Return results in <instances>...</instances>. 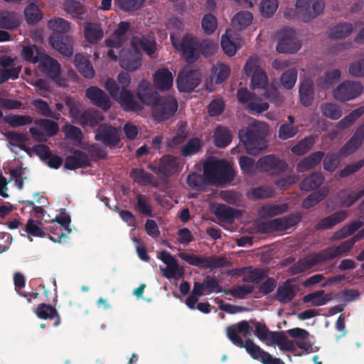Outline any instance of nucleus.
I'll list each match as a JSON object with an SVG mask.
<instances>
[{"label":"nucleus","instance_id":"52","mask_svg":"<svg viewBox=\"0 0 364 364\" xmlns=\"http://www.w3.org/2000/svg\"><path fill=\"white\" fill-rule=\"evenodd\" d=\"M25 232L28 235L31 241L33 240L30 236L38 237H45L46 236V232L43 230L42 222L31 218L28 219L26 223Z\"/></svg>","mask_w":364,"mask_h":364},{"label":"nucleus","instance_id":"3","mask_svg":"<svg viewBox=\"0 0 364 364\" xmlns=\"http://www.w3.org/2000/svg\"><path fill=\"white\" fill-rule=\"evenodd\" d=\"M203 173L209 182L218 184L230 183L235 177L229 163L217 159H212L205 163Z\"/></svg>","mask_w":364,"mask_h":364},{"label":"nucleus","instance_id":"4","mask_svg":"<svg viewBox=\"0 0 364 364\" xmlns=\"http://www.w3.org/2000/svg\"><path fill=\"white\" fill-rule=\"evenodd\" d=\"M105 87L124 111L139 112L143 109V105L134 99L132 92L127 89L120 90V87L114 80L108 78L105 82Z\"/></svg>","mask_w":364,"mask_h":364},{"label":"nucleus","instance_id":"20","mask_svg":"<svg viewBox=\"0 0 364 364\" xmlns=\"http://www.w3.org/2000/svg\"><path fill=\"white\" fill-rule=\"evenodd\" d=\"M364 141V123L354 132L350 139L340 149L339 154L348 156L355 152Z\"/></svg>","mask_w":364,"mask_h":364},{"label":"nucleus","instance_id":"61","mask_svg":"<svg viewBox=\"0 0 364 364\" xmlns=\"http://www.w3.org/2000/svg\"><path fill=\"white\" fill-rule=\"evenodd\" d=\"M201 26L205 33L213 34L218 27L217 18L212 14H206L201 21Z\"/></svg>","mask_w":364,"mask_h":364},{"label":"nucleus","instance_id":"26","mask_svg":"<svg viewBox=\"0 0 364 364\" xmlns=\"http://www.w3.org/2000/svg\"><path fill=\"white\" fill-rule=\"evenodd\" d=\"M154 85L161 91H166L173 85V77L166 68L157 70L153 76Z\"/></svg>","mask_w":364,"mask_h":364},{"label":"nucleus","instance_id":"55","mask_svg":"<svg viewBox=\"0 0 364 364\" xmlns=\"http://www.w3.org/2000/svg\"><path fill=\"white\" fill-rule=\"evenodd\" d=\"M4 120L13 128L25 126L33 122V117L29 115L11 114L4 117Z\"/></svg>","mask_w":364,"mask_h":364},{"label":"nucleus","instance_id":"42","mask_svg":"<svg viewBox=\"0 0 364 364\" xmlns=\"http://www.w3.org/2000/svg\"><path fill=\"white\" fill-rule=\"evenodd\" d=\"M354 29L351 23L341 22L334 26L328 34L331 39L339 40L349 36Z\"/></svg>","mask_w":364,"mask_h":364},{"label":"nucleus","instance_id":"29","mask_svg":"<svg viewBox=\"0 0 364 364\" xmlns=\"http://www.w3.org/2000/svg\"><path fill=\"white\" fill-rule=\"evenodd\" d=\"M353 247V244L349 239L341 242L338 246H332L323 250L321 251V253L326 262L349 252Z\"/></svg>","mask_w":364,"mask_h":364},{"label":"nucleus","instance_id":"53","mask_svg":"<svg viewBox=\"0 0 364 364\" xmlns=\"http://www.w3.org/2000/svg\"><path fill=\"white\" fill-rule=\"evenodd\" d=\"M24 15L26 22L29 25H33L41 20L43 14L40 11L38 6L34 4L31 3L27 5L24 9Z\"/></svg>","mask_w":364,"mask_h":364},{"label":"nucleus","instance_id":"54","mask_svg":"<svg viewBox=\"0 0 364 364\" xmlns=\"http://www.w3.org/2000/svg\"><path fill=\"white\" fill-rule=\"evenodd\" d=\"M130 177L132 180L141 186L149 185L152 183L154 176L146 172L143 168H132L130 172Z\"/></svg>","mask_w":364,"mask_h":364},{"label":"nucleus","instance_id":"35","mask_svg":"<svg viewBox=\"0 0 364 364\" xmlns=\"http://www.w3.org/2000/svg\"><path fill=\"white\" fill-rule=\"evenodd\" d=\"M162 175L170 177L176 173L179 168V159L172 155H165L160 159Z\"/></svg>","mask_w":364,"mask_h":364},{"label":"nucleus","instance_id":"32","mask_svg":"<svg viewBox=\"0 0 364 364\" xmlns=\"http://www.w3.org/2000/svg\"><path fill=\"white\" fill-rule=\"evenodd\" d=\"M348 215V210H339L333 213L322 220L315 226L317 230L331 229L336 225L344 221Z\"/></svg>","mask_w":364,"mask_h":364},{"label":"nucleus","instance_id":"21","mask_svg":"<svg viewBox=\"0 0 364 364\" xmlns=\"http://www.w3.org/2000/svg\"><path fill=\"white\" fill-rule=\"evenodd\" d=\"M49 43L64 56L70 57L73 54V39L68 36L54 34L50 36Z\"/></svg>","mask_w":364,"mask_h":364},{"label":"nucleus","instance_id":"11","mask_svg":"<svg viewBox=\"0 0 364 364\" xmlns=\"http://www.w3.org/2000/svg\"><path fill=\"white\" fill-rule=\"evenodd\" d=\"M153 114L156 120L162 122L168 119L178 109V102L172 96H161L152 106Z\"/></svg>","mask_w":364,"mask_h":364},{"label":"nucleus","instance_id":"50","mask_svg":"<svg viewBox=\"0 0 364 364\" xmlns=\"http://www.w3.org/2000/svg\"><path fill=\"white\" fill-rule=\"evenodd\" d=\"M253 19L252 14L247 11H240L236 14L232 19V24L234 27L242 30L250 25Z\"/></svg>","mask_w":364,"mask_h":364},{"label":"nucleus","instance_id":"6","mask_svg":"<svg viewBox=\"0 0 364 364\" xmlns=\"http://www.w3.org/2000/svg\"><path fill=\"white\" fill-rule=\"evenodd\" d=\"M178 256L189 264L200 268L214 269L231 265V262L224 257H206L187 252H181Z\"/></svg>","mask_w":364,"mask_h":364},{"label":"nucleus","instance_id":"43","mask_svg":"<svg viewBox=\"0 0 364 364\" xmlns=\"http://www.w3.org/2000/svg\"><path fill=\"white\" fill-rule=\"evenodd\" d=\"M314 95V84L311 80H305L299 87V97L301 105L304 107L309 106Z\"/></svg>","mask_w":364,"mask_h":364},{"label":"nucleus","instance_id":"30","mask_svg":"<svg viewBox=\"0 0 364 364\" xmlns=\"http://www.w3.org/2000/svg\"><path fill=\"white\" fill-rule=\"evenodd\" d=\"M104 120L102 114L94 109H88L81 113L80 119L77 122L83 127L94 128Z\"/></svg>","mask_w":364,"mask_h":364},{"label":"nucleus","instance_id":"19","mask_svg":"<svg viewBox=\"0 0 364 364\" xmlns=\"http://www.w3.org/2000/svg\"><path fill=\"white\" fill-rule=\"evenodd\" d=\"M85 96L92 105L101 108L104 111H107L112 106L109 96L97 87L92 86L88 87L85 90Z\"/></svg>","mask_w":364,"mask_h":364},{"label":"nucleus","instance_id":"39","mask_svg":"<svg viewBox=\"0 0 364 364\" xmlns=\"http://www.w3.org/2000/svg\"><path fill=\"white\" fill-rule=\"evenodd\" d=\"M323 181L324 177L321 173L314 172L301 181L299 187L301 191H310L320 187Z\"/></svg>","mask_w":364,"mask_h":364},{"label":"nucleus","instance_id":"9","mask_svg":"<svg viewBox=\"0 0 364 364\" xmlns=\"http://www.w3.org/2000/svg\"><path fill=\"white\" fill-rule=\"evenodd\" d=\"M278 38L276 50L279 53H295L301 48V41L293 28L287 27L281 30Z\"/></svg>","mask_w":364,"mask_h":364},{"label":"nucleus","instance_id":"15","mask_svg":"<svg viewBox=\"0 0 364 364\" xmlns=\"http://www.w3.org/2000/svg\"><path fill=\"white\" fill-rule=\"evenodd\" d=\"M136 96L142 105L151 107L155 105L161 97L151 83L146 80H141L138 84Z\"/></svg>","mask_w":364,"mask_h":364},{"label":"nucleus","instance_id":"56","mask_svg":"<svg viewBox=\"0 0 364 364\" xmlns=\"http://www.w3.org/2000/svg\"><path fill=\"white\" fill-rule=\"evenodd\" d=\"M202 146L203 142L198 137L191 138L183 146L181 155L184 157L194 155L200 151Z\"/></svg>","mask_w":364,"mask_h":364},{"label":"nucleus","instance_id":"36","mask_svg":"<svg viewBox=\"0 0 364 364\" xmlns=\"http://www.w3.org/2000/svg\"><path fill=\"white\" fill-rule=\"evenodd\" d=\"M75 65L79 73L86 78L92 79L95 76L92 65L82 54L77 53L75 55Z\"/></svg>","mask_w":364,"mask_h":364},{"label":"nucleus","instance_id":"58","mask_svg":"<svg viewBox=\"0 0 364 364\" xmlns=\"http://www.w3.org/2000/svg\"><path fill=\"white\" fill-rule=\"evenodd\" d=\"M48 26L49 28L55 32V34H61L67 33L70 28V23L62 18H56L54 19H50Z\"/></svg>","mask_w":364,"mask_h":364},{"label":"nucleus","instance_id":"28","mask_svg":"<svg viewBox=\"0 0 364 364\" xmlns=\"http://www.w3.org/2000/svg\"><path fill=\"white\" fill-rule=\"evenodd\" d=\"M83 33L85 40L90 44L98 43L104 37L102 25L98 23H85Z\"/></svg>","mask_w":364,"mask_h":364},{"label":"nucleus","instance_id":"40","mask_svg":"<svg viewBox=\"0 0 364 364\" xmlns=\"http://www.w3.org/2000/svg\"><path fill=\"white\" fill-rule=\"evenodd\" d=\"M45 54L41 48L36 45L26 46L21 51L22 58L26 61L33 63H40Z\"/></svg>","mask_w":364,"mask_h":364},{"label":"nucleus","instance_id":"1","mask_svg":"<svg viewBox=\"0 0 364 364\" xmlns=\"http://www.w3.org/2000/svg\"><path fill=\"white\" fill-rule=\"evenodd\" d=\"M226 333L229 340L234 345L241 348H245L252 359L259 360L262 364H284L280 358H274L268 352L264 351L256 345L253 340L250 338L246 339L245 341L242 340L239 333H241L245 338L252 335V328L247 321L243 320L227 327Z\"/></svg>","mask_w":364,"mask_h":364},{"label":"nucleus","instance_id":"62","mask_svg":"<svg viewBox=\"0 0 364 364\" xmlns=\"http://www.w3.org/2000/svg\"><path fill=\"white\" fill-rule=\"evenodd\" d=\"M311 7L310 6V9L307 14V15L304 14L302 17V21L308 22L310 20L316 18L318 15L321 14L324 9L325 4L321 0H311Z\"/></svg>","mask_w":364,"mask_h":364},{"label":"nucleus","instance_id":"12","mask_svg":"<svg viewBox=\"0 0 364 364\" xmlns=\"http://www.w3.org/2000/svg\"><path fill=\"white\" fill-rule=\"evenodd\" d=\"M237 97L239 102L245 105L248 112L252 114H261L269 108L267 102H261L260 99L247 88L239 89L237 92Z\"/></svg>","mask_w":364,"mask_h":364},{"label":"nucleus","instance_id":"13","mask_svg":"<svg viewBox=\"0 0 364 364\" xmlns=\"http://www.w3.org/2000/svg\"><path fill=\"white\" fill-rule=\"evenodd\" d=\"M200 72L198 70L185 68L178 76L176 80L178 89L181 92H191L200 83Z\"/></svg>","mask_w":364,"mask_h":364},{"label":"nucleus","instance_id":"2","mask_svg":"<svg viewBox=\"0 0 364 364\" xmlns=\"http://www.w3.org/2000/svg\"><path fill=\"white\" fill-rule=\"evenodd\" d=\"M267 134V124L255 120L247 127L246 130L239 132V137L244 144L247 152L252 155H257L266 148L265 138Z\"/></svg>","mask_w":364,"mask_h":364},{"label":"nucleus","instance_id":"47","mask_svg":"<svg viewBox=\"0 0 364 364\" xmlns=\"http://www.w3.org/2000/svg\"><path fill=\"white\" fill-rule=\"evenodd\" d=\"M330 300V297L325 294L324 290H318L305 295L302 298L304 303L311 302L314 306L325 305Z\"/></svg>","mask_w":364,"mask_h":364},{"label":"nucleus","instance_id":"31","mask_svg":"<svg viewBox=\"0 0 364 364\" xmlns=\"http://www.w3.org/2000/svg\"><path fill=\"white\" fill-rule=\"evenodd\" d=\"M193 287L202 293V296L205 294H210L212 293H220L223 288L220 286L218 280L211 276H206L203 282H194Z\"/></svg>","mask_w":364,"mask_h":364},{"label":"nucleus","instance_id":"41","mask_svg":"<svg viewBox=\"0 0 364 364\" xmlns=\"http://www.w3.org/2000/svg\"><path fill=\"white\" fill-rule=\"evenodd\" d=\"M302 217V213L297 212L282 218H275L277 222V231H284L296 225L301 220Z\"/></svg>","mask_w":364,"mask_h":364},{"label":"nucleus","instance_id":"24","mask_svg":"<svg viewBox=\"0 0 364 364\" xmlns=\"http://www.w3.org/2000/svg\"><path fill=\"white\" fill-rule=\"evenodd\" d=\"M325 262L321 251L314 254L310 258H304L299 259L290 268L291 274L295 275L303 273L306 270L311 269L313 267Z\"/></svg>","mask_w":364,"mask_h":364},{"label":"nucleus","instance_id":"16","mask_svg":"<svg viewBox=\"0 0 364 364\" xmlns=\"http://www.w3.org/2000/svg\"><path fill=\"white\" fill-rule=\"evenodd\" d=\"M95 139L107 146L114 147L120 141L119 130L107 124H101L96 132Z\"/></svg>","mask_w":364,"mask_h":364},{"label":"nucleus","instance_id":"59","mask_svg":"<svg viewBox=\"0 0 364 364\" xmlns=\"http://www.w3.org/2000/svg\"><path fill=\"white\" fill-rule=\"evenodd\" d=\"M363 196H364V187L357 191H350L347 195L341 196L340 203L342 206L350 208Z\"/></svg>","mask_w":364,"mask_h":364},{"label":"nucleus","instance_id":"38","mask_svg":"<svg viewBox=\"0 0 364 364\" xmlns=\"http://www.w3.org/2000/svg\"><path fill=\"white\" fill-rule=\"evenodd\" d=\"M324 152L321 151L311 154L299 162L298 168L300 171H306L314 168L320 164L322 159L324 157Z\"/></svg>","mask_w":364,"mask_h":364},{"label":"nucleus","instance_id":"7","mask_svg":"<svg viewBox=\"0 0 364 364\" xmlns=\"http://www.w3.org/2000/svg\"><path fill=\"white\" fill-rule=\"evenodd\" d=\"M173 46L181 52L188 62H195L199 59L198 38L191 34H186L181 40L176 39L171 36Z\"/></svg>","mask_w":364,"mask_h":364},{"label":"nucleus","instance_id":"44","mask_svg":"<svg viewBox=\"0 0 364 364\" xmlns=\"http://www.w3.org/2000/svg\"><path fill=\"white\" fill-rule=\"evenodd\" d=\"M328 188L323 186L309 195L302 202V207L309 209L322 201L328 194Z\"/></svg>","mask_w":364,"mask_h":364},{"label":"nucleus","instance_id":"63","mask_svg":"<svg viewBox=\"0 0 364 364\" xmlns=\"http://www.w3.org/2000/svg\"><path fill=\"white\" fill-rule=\"evenodd\" d=\"M323 114L331 119L336 120L342 116V109L336 104L325 103L321 106Z\"/></svg>","mask_w":364,"mask_h":364},{"label":"nucleus","instance_id":"34","mask_svg":"<svg viewBox=\"0 0 364 364\" xmlns=\"http://www.w3.org/2000/svg\"><path fill=\"white\" fill-rule=\"evenodd\" d=\"M130 27L127 21H121L112 36L106 41V45L109 48H120L124 41V36Z\"/></svg>","mask_w":364,"mask_h":364},{"label":"nucleus","instance_id":"45","mask_svg":"<svg viewBox=\"0 0 364 364\" xmlns=\"http://www.w3.org/2000/svg\"><path fill=\"white\" fill-rule=\"evenodd\" d=\"M274 193V189L271 186H260L250 189L247 197L250 200H263L272 197Z\"/></svg>","mask_w":364,"mask_h":364},{"label":"nucleus","instance_id":"46","mask_svg":"<svg viewBox=\"0 0 364 364\" xmlns=\"http://www.w3.org/2000/svg\"><path fill=\"white\" fill-rule=\"evenodd\" d=\"M214 141L217 147L225 148L232 141L231 132L225 127H218L214 133Z\"/></svg>","mask_w":364,"mask_h":364},{"label":"nucleus","instance_id":"17","mask_svg":"<svg viewBox=\"0 0 364 364\" xmlns=\"http://www.w3.org/2000/svg\"><path fill=\"white\" fill-rule=\"evenodd\" d=\"M39 64L41 70L48 77L55 80L60 86L64 85L65 79L60 78L61 74L60 65L56 60L45 54Z\"/></svg>","mask_w":364,"mask_h":364},{"label":"nucleus","instance_id":"23","mask_svg":"<svg viewBox=\"0 0 364 364\" xmlns=\"http://www.w3.org/2000/svg\"><path fill=\"white\" fill-rule=\"evenodd\" d=\"M90 166L88 155L85 151L76 149L73 155L65 158L64 167L69 170H75L80 168H86Z\"/></svg>","mask_w":364,"mask_h":364},{"label":"nucleus","instance_id":"51","mask_svg":"<svg viewBox=\"0 0 364 364\" xmlns=\"http://www.w3.org/2000/svg\"><path fill=\"white\" fill-rule=\"evenodd\" d=\"M136 203L135 210L139 211L144 216L153 218L154 213L152 208L150 205L149 199L146 196L138 194L136 196Z\"/></svg>","mask_w":364,"mask_h":364},{"label":"nucleus","instance_id":"14","mask_svg":"<svg viewBox=\"0 0 364 364\" xmlns=\"http://www.w3.org/2000/svg\"><path fill=\"white\" fill-rule=\"evenodd\" d=\"M363 92V86L360 82L347 80L333 90V96L337 100L346 102L359 97Z\"/></svg>","mask_w":364,"mask_h":364},{"label":"nucleus","instance_id":"22","mask_svg":"<svg viewBox=\"0 0 364 364\" xmlns=\"http://www.w3.org/2000/svg\"><path fill=\"white\" fill-rule=\"evenodd\" d=\"M294 279H288L280 284L274 295V299L281 304L291 301L296 295V285L292 284Z\"/></svg>","mask_w":364,"mask_h":364},{"label":"nucleus","instance_id":"37","mask_svg":"<svg viewBox=\"0 0 364 364\" xmlns=\"http://www.w3.org/2000/svg\"><path fill=\"white\" fill-rule=\"evenodd\" d=\"M36 314L41 319L55 318L54 326H58L60 323V317L57 310L50 304H39L36 309Z\"/></svg>","mask_w":364,"mask_h":364},{"label":"nucleus","instance_id":"64","mask_svg":"<svg viewBox=\"0 0 364 364\" xmlns=\"http://www.w3.org/2000/svg\"><path fill=\"white\" fill-rule=\"evenodd\" d=\"M217 50L218 44L215 43L213 41L204 39L202 40L201 41H199V58L200 57V55H203L205 57L212 55L217 51Z\"/></svg>","mask_w":364,"mask_h":364},{"label":"nucleus","instance_id":"8","mask_svg":"<svg viewBox=\"0 0 364 364\" xmlns=\"http://www.w3.org/2000/svg\"><path fill=\"white\" fill-rule=\"evenodd\" d=\"M244 70L247 76H251V88L266 89L268 87V77L259 65L257 56H251L246 62Z\"/></svg>","mask_w":364,"mask_h":364},{"label":"nucleus","instance_id":"49","mask_svg":"<svg viewBox=\"0 0 364 364\" xmlns=\"http://www.w3.org/2000/svg\"><path fill=\"white\" fill-rule=\"evenodd\" d=\"M35 124L46 134L47 136H53L58 134L59 125L57 122L47 119H38Z\"/></svg>","mask_w":364,"mask_h":364},{"label":"nucleus","instance_id":"27","mask_svg":"<svg viewBox=\"0 0 364 364\" xmlns=\"http://www.w3.org/2000/svg\"><path fill=\"white\" fill-rule=\"evenodd\" d=\"M131 44L134 49L139 51L142 50L148 55H151L156 50V41L154 37L151 36H134L131 41Z\"/></svg>","mask_w":364,"mask_h":364},{"label":"nucleus","instance_id":"5","mask_svg":"<svg viewBox=\"0 0 364 364\" xmlns=\"http://www.w3.org/2000/svg\"><path fill=\"white\" fill-rule=\"evenodd\" d=\"M250 323L255 326V336L262 341H270L275 344L282 350H290L293 348V343L282 331H270L266 324L250 320Z\"/></svg>","mask_w":364,"mask_h":364},{"label":"nucleus","instance_id":"25","mask_svg":"<svg viewBox=\"0 0 364 364\" xmlns=\"http://www.w3.org/2000/svg\"><path fill=\"white\" fill-rule=\"evenodd\" d=\"M22 22V17L13 11L4 10L0 12V28L14 31L18 28Z\"/></svg>","mask_w":364,"mask_h":364},{"label":"nucleus","instance_id":"33","mask_svg":"<svg viewBox=\"0 0 364 364\" xmlns=\"http://www.w3.org/2000/svg\"><path fill=\"white\" fill-rule=\"evenodd\" d=\"M213 213L220 221L231 224L240 215V210L224 204H219L215 208Z\"/></svg>","mask_w":364,"mask_h":364},{"label":"nucleus","instance_id":"57","mask_svg":"<svg viewBox=\"0 0 364 364\" xmlns=\"http://www.w3.org/2000/svg\"><path fill=\"white\" fill-rule=\"evenodd\" d=\"M66 11L73 18L82 20L85 18V11L81 3L70 0L65 4Z\"/></svg>","mask_w":364,"mask_h":364},{"label":"nucleus","instance_id":"60","mask_svg":"<svg viewBox=\"0 0 364 364\" xmlns=\"http://www.w3.org/2000/svg\"><path fill=\"white\" fill-rule=\"evenodd\" d=\"M314 143L313 136L305 137L291 148V151L299 156L304 155L313 147Z\"/></svg>","mask_w":364,"mask_h":364},{"label":"nucleus","instance_id":"48","mask_svg":"<svg viewBox=\"0 0 364 364\" xmlns=\"http://www.w3.org/2000/svg\"><path fill=\"white\" fill-rule=\"evenodd\" d=\"M32 105L35 107L38 113L43 117H50L55 120L60 118V114L53 112L48 104L41 99L33 100Z\"/></svg>","mask_w":364,"mask_h":364},{"label":"nucleus","instance_id":"10","mask_svg":"<svg viewBox=\"0 0 364 364\" xmlns=\"http://www.w3.org/2000/svg\"><path fill=\"white\" fill-rule=\"evenodd\" d=\"M256 168L259 172L266 173L272 176H277L288 169V164L274 154H269L259 159L256 164Z\"/></svg>","mask_w":364,"mask_h":364},{"label":"nucleus","instance_id":"18","mask_svg":"<svg viewBox=\"0 0 364 364\" xmlns=\"http://www.w3.org/2000/svg\"><path fill=\"white\" fill-rule=\"evenodd\" d=\"M120 66L128 71H134L141 65V53L135 49H122L119 53Z\"/></svg>","mask_w":364,"mask_h":364}]
</instances>
